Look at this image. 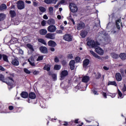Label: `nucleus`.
<instances>
[{
    "instance_id": "nucleus-1",
    "label": "nucleus",
    "mask_w": 126,
    "mask_h": 126,
    "mask_svg": "<svg viewBox=\"0 0 126 126\" xmlns=\"http://www.w3.org/2000/svg\"><path fill=\"white\" fill-rule=\"evenodd\" d=\"M97 38L98 40H104L106 42V44L110 43L111 39L110 36L106 33L105 31L100 32L97 34Z\"/></svg>"
},
{
    "instance_id": "nucleus-2",
    "label": "nucleus",
    "mask_w": 126,
    "mask_h": 126,
    "mask_svg": "<svg viewBox=\"0 0 126 126\" xmlns=\"http://www.w3.org/2000/svg\"><path fill=\"white\" fill-rule=\"evenodd\" d=\"M87 45L89 47H91V48H95L97 46H100V43L98 42V41H94V40L90 39Z\"/></svg>"
},
{
    "instance_id": "nucleus-3",
    "label": "nucleus",
    "mask_w": 126,
    "mask_h": 126,
    "mask_svg": "<svg viewBox=\"0 0 126 126\" xmlns=\"http://www.w3.org/2000/svg\"><path fill=\"white\" fill-rule=\"evenodd\" d=\"M69 7L71 12H77V11L78 10L77 6H76V4H75L74 3H70L69 4Z\"/></svg>"
},
{
    "instance_id": "nucleus-4",
    "label": "nucleus",
    "mask_w": 126,
    "mask_h": 126,
    "mask_svg": "<svg viewBox=\"0 0 126 126\" xmlns=\"http://www.w3.org/2000/svg\"><path fill=\"white\" fill-rule=\"evenodd\" d=\"M6 81H8L10 83V85H8L9 89H11L13 88V83H14V81H13V78L11 77H8L6 78Z\"/></svg>"
},
{
    "instance_id": "nucleus-5",
    "label": "nucleus",
    "mask_w": 126,
    "mask_h": 126,
    "mask_svg": "<svg viewBox=\"0 0 126 126\" xmlns=\"http://www.w3.org/2000/svg\"><path fill=\"white\" fill-rule=\"evenodd\" d=\"M17 6L18 9H24L25 8V3L22 0H19L17 2Z\"/></svg>"
},
{
    "instance_id": "nucleus-6",
    "label": "nucleus",
    "mask_w": 126,
    "mask_h": 126,
    "mask_svg": "<svg viewBox=\"0 0 126 126\" xmlns=\"http://www.w3.org/2000/svg\"><path fill=\"white\" fill-rule=\"evenodd\" d=\"M95 53H96L100 56H103V55H104V50H103V49L101 48V47L99 46H96L95 48Z\"/></svg>"
},
{
    "instance_id": "nucleus-7",
    "label": "nucleus",
    "mask_w": 126,
    "mask_h": 126,
    "mask_svg": "<svg viewBox=\"0 0 126 126\" xmlns=\"http://www.w3.org/2000/svg\"><path fill=\"white\" fill-rule=\"evenodd\" d=\"M47 30L48 32L54 33V32L57 31V27H56V26L50 25L47 28Z\"/></svg>"
},
{
    "instance_id": "nucleus-8",
    "label": "nucleus",
    "mask_w": 126,
    "mask_h": 126,
    "mask_svg": "<svg viewBox=\"0 0 126 126\" xmlns=\"http://www.w3.org/2000/svg\"><path fill=\"white\" fill-rule=\"evenodd\" d=\"M45 37L47 39H50L51 40H54L56 38V33H48L45 35Z\"/></svg>"
},
{
    "instance_id": "nucleus-9",
    "label": "nucleus",
    "mask_w": 126,
    "mask_h": 126,
    "mask_svg": "<svg viewBox=\"0 0 126 126\" xmlns=\"http://www.w3.org/2000/svg\"><path fill=\"white\" fill-rule=\"evenodd\" d=\"M63 39L65 41L70 42V41H72V36L70 34H66L64 35Z\"/></svg>"
},
{
    "instance_id": "nucleus-10",
    "label": "nucleus",
    "mask_w": 126,
    "mask_h": 126,
    "mask_svg": "<svg viewBox=\"0 0 126 126\" xmlns=\"http://www.w3.org/2000/svg\"><path fill=\"white\" fill-rule=\"evenodd\" d=\"M0 81L4 83H6L7 85H10V83L8 81H6V78H4V76L1 74H0Z\"/></svg>"
},
{
    "instance_id": "nucleus-11",
    "label": "nucleus",
    "mask_w": 126,
    "mask_h": 126,
    "mask_svg": "<svg viewBox=\"0 0 126 126\" xmlns=\"http://www.w3.org/2000/svg\"><path fill=\"white\" fill-rule=\"evenodd\" d=\"M68 74V72L66 70H64L61 72V80H63L65 76H66Z\"/></svg>"
},
{
    "instance_id": "nucleus-12",
    "label": "nucleus",
    "mask_w": 126,
    "mask_h": 126,
    "mask_svg": "<svg viewBox=\"0 0 126 126\" xmlns=\"http://www.w3.org/2000/svg\"><path fill=\"white\" fill-rule=\"evenodd\" d=\"M90 80V77L88 76H84L82 79V82L84 83H87Z\"/></svg>"
},
{
    "instance_id": "nucleus-13",
    "label": "nucleus",
    "mask_w": 126,
    "mask_h": 126,
    "mask_svg": "<svg viewBox=\"0 0 126 126\" xmlns=\"http://www.w3.org/2000/svg\"><path fill=\"white\" fill-rule=\"evenodd\" d=\"M90 53L96 59H98V60H101V58L100 56H99L96 53H95L94 51L91 50L90 51Z\"/></svg>"
},
{
    "instance_id": "nucleus-14",
    "label": "nucleus",
    "mask_w": 126,
    "mask_h": 126,
    "mask_svg": "<svg viewBox=\"0 0 126 126\" xmlns=\"http://www.w3.org/2000/svg\"><path fill=\"white\" fill-rule=\"evenodd\" d=\"M39 50L41 53L43 54H47V53H48V49H47L46 47L41 46L39 48Z\"/></svg>"
},
{
    "instance_id": "nucleus-15",
    "label": "nucleus",
    "mask_w": 126,
    "mask_h": 126,
    "mask_svg": "<svg viewBox=\"0 0 126 126\" xmlns=\"http://www.w3.org/2000/svg\"><path fill=\"white\" fill-rule=\"evenodd\" d=\"M85 26V24H84L83 22H80V23L77 24V29L78 30H81V29L84 28Z\"/></svg>"
},
{
    "instance_id": "nucleus-16",
    "label": "nucleus",
    "mask_w": 126,
    "mask_h": 126,
    "mask_svg": "<svg viewBox=\"0 0 126 126\" xmlns=\"http://www.w3.org/2000/svg\"><path fill=\"white\" fill-rule=\"evenodd\" d=\"M116 79L117 81H122V75L120 73H117L115 75Z\"/></svg>"
},
{
    "instance_id": "nucleus-17",
    "label": "nucleus",
    "mask_w": 126,
    "mask_h": 126,
    "mask_svg": "<svg viewBox=\"0 0 126 126\" xmlns=\"http://www.w3.org/2000/svg\"><path fill=\"white\" fill-rule=\"evenodd\" d=\"M75 63V62L74 61V60H71L70 62L69 65H70V69H71V70H73V69H74Z\"/></svg>"
},
{
    "instance_id": "nucleus-18",
    "label": "nucleus",
    "mask_w": 126,
    "mask_h": 126,
    "mask_svg": "<svg viewBox=\"0 0 126 126\" xmlns=\"http://www.w3.org/2000/svg\"><path fill=\"white\" fill-rule=\"evenodd\" d=\"M12 64L13 65L18 66L19 65V61L17 60V59H14L11 62Z\"/></svg>"
},
{
    "instance_id": "nucleus-19",
    "label": "nucleus",
    "mask_w": 126,
    "mask_h": 126,
    "mask_svg": "<svg viewBox=\"0 0 126 126\" xmlns=\"http://www.w3.org/2000/svg\"><path fill=\"white\" fill-rule=\"evenodd\" d=\"M48 44L50 47H56L57 46V43L53 40L49 41Z\"/></svg>"
},
{
    "instance_id": "nucleus-20",
    "label": "nucleus",
    "mask_w": 126,
    "mask_h": 126,
    "mask_svg": "<svg viewBox=\"0 0 126 126\" xmlns=\"http://www.w3.org/2000/svg\"><path fill=\"white\" fill-rule=\"evenodd\" d=\"M89 63H90V61L88 59H86L84 61H83V66L84 67H86L87 65L89 64Z\"/></svg>"
},
{
    "instance_id": "nucleus-21",
    "label": "nucleus",
    "mask_w": 126,
    "mask_h": 126,
    "mask_svg": "<svg viewBox=\"0 0 126 126\" xmlns=\"http://www.w3.org/2000/svg\"><path fill=\"white\" fill-rule=\"evenodd\" d=\"M21 96L22 98H24L25 99L28 97V93L26 92H22L21 94Z\"/></svg>"
},
{
    "instance_id": "nucleus-22",
    "label": "nucleus",
    "mask_w": 126,
    "mask_h": 126,
    "mask_svg": "<svg viewBox=\"0 0 126 126\" xmlns=\"http://www.w3.org/2000/svg\"><path fill=\"white\" fill-rule=\"evenodd\" d=\"M28 62L30 63L31 65L34 66L35 65V63H34V59L33 57H31L29 59H28Z\"/></svg>"
},
{
    "instance_id": "nucleus-23",
    "label": "nucleus",
    "mask_w": 126,
    "mask_h": 126,
    "mask_svg": "<svg viewBox=\"0 0 126 126\" xmlns=\"http://www.w3.org/2000/svg\"><path fill=\"white\" fill-rule=\"evenodd\" d=\"M43 69L44 70H47V71H50L51 69V65L50 64H46L43 67Z\"/></svg>"
},
{
    "instance_id": "nucleus-24",
    "label": "nucleus",
    "mask_w": 126,
    "mask_h": 126,
    "mask_svg": "<svg viewBox=\"0 0 126 126\" xmlns=\"http://www.w3.org/2000/svg\"><path fill=\"white\" fill-rule=\"evenodd\" d=\"M88 32L86 31H83L81 32L80 33V35L81 36L82 38H85L86 37V35H87Z\"/></svg>"
},
{
    "instance_id": "nucleus-25",
    "label": "nucleus",
    "mask_w": 126,
    "mask_h": 126,
    "mask_svg": "<svg viewBox=\"0 0 126 126\" xmlns=\"http://www.w3.org/2000/svg\"><path fill=\"white\" fill-rule=\"evenodd\" d=\"M29 97L30 99H35L36 98V94L34 93H31L29 95Z\"/></svg>"
},
{
    "instance_id": "nucleus-26",
    "label": "nucleus",
    "mask_w": 126,
    "mask_h": 126,
    "mask_svg": "<svg viewBox=\"0 0 126 126\" xmlns=\"http://www.w3.org/2000/svg\"><path fill=\"white\" fill-rule=\"evenodd\" d=\"M55 23V20L53 19H50L48 21V24L49 25H54Z\"/></svg>"
},
{
    "instance_id": "nucleus-27",
    "label": "nucleus",
    "mask_w": 126,
    "mask_h": 126,
    "mask_svg": "<svg viewBox=\"0 0 126 126\" xmlns=\"http://www.w3.org/2000/svg\"><path fill=\"white\" fill-rule=\"evenodd\" d=\"M47 32H48L46 31V30H45V29L41 30L39 31V33H40V35H46V34H47Z\"/></svg>"
},
{
    "instance_id": "nucleus-28",
    "label": "nucleus",
    "mask_w": 126,
    "mask_h": 126,
    "mask_svg": "<svg viewBox=\"0 0 126 126\" xmlns=\"http://www.w3.org/2000/svg\"><path fill=\"white\" fill-rule=\"evenodd\" d=\"M124 98V95H123V94L120 91V90H118V98L119 99H123Z\"/></svg>"
},
{
    "instance_id": "nucleus-29",
    "label": "nucleus",
    "mask_w": 126,
    "mask_h": 126,
    "mask_svg": "<svg viewBox=\"0 0 126 126\" xmlns=\"http://www.w3.org/2000/svg\"><path fill=\"white\" fill-rule=\"evenodd\" d=\"M27 47H28L32 52H34V48H33V46H32V45L31 44H27Z\"/></svg>"
},
{
    "instance_id": "nucleus-30",
    "label": "nucleus",
    "mask_w": 126,
    "mask_h": 126,
    "mask_svg": "<svg viewBox=\"0 0 126 126\" xmlns=\"http://www.w3.org/2000/svg\"><path fill=\"white\" fill-rule=\"evenodd\" d=\"M10 14L11 17H14L16 15V13L14 10H10Z\"/></svg>"
},
{
    "instance_id": "nucleus-31",
    "label": "nucleus",
    "mask_w": 126,
    "mask_h": 126,
    "mask_svg": "<svg viewBox=\"0 0 126 126\" xmlns=\"http://www.w3.org/2000/svg\"><path fill=\"white\" fill-rule=\"evenodd\" d=\"M38 42L39 43H41V44H43V45H47V43L45 41V40L42 39V38H39L38 39Z\"/></svg>"
},
{
    "instance_id": "nucleus-32",
    "label": "nucleus",
    "mask_w": 126,
    "mask_h": 126,
    "mask_svg": "<svg viewBox=\"0 0 126 126\" xmlns=\"http://www.w3.org/2000/svg\"><path fill=\"white\" fill-rule=\"evenodd\" d=\"M120 57L122 60H126V55L125 53H121L120 55Z\"/></svg>"
},
{
    "instance_id": "nucleus-33",
    "label": "nucleus",
    "mask_w": 126,
    "mask_h": 126,
    "mask_svg": "<svg viewBox=\"0 0 126 126\" xmlns=\"http://www.w3.org/2000/svg\"><path fill=\"white\" fill-rule=\"evenodd\" d=\"M111 56L113 59H118L119 58V55L116 53H111Z\"/></svg>"
},
{
    "instance_id": "nucleus-34",
    "label": "nucleus",
    "mask_w": 126,
    "mask_h": 126,
    "mask_svg": "<svg viewBox=\"0 0 126 126\" xmlns=\"http://www.w3.org/2000/svg\"><path fill=\"white\" fill-rule=\"evenodd\" d=\"M4 9H6V5L2 4L0 6V10H4Z\"/></svg>"
},
{
    "instance_id": "nucleus-35",
    "label": "nucleus",
    "mask_w": 126,
    "mask_h": 126,
    "mask_svg": "<svg viewBox=\"0 0 126 126\" xmlns=\"http://www.w3.org/2000/svg\"><path fill=\"white\" fill-rule=\"evenodd\" d=\"M121 24V20H118L116 21V26L117 29H120V24Z\"/></svg>"
},
{
    "instance_id": "nucleus-36",
    "label": "nucleus",
    "mask_w": 126,
    "mask_h": 126,
    "mask_svg": "<svg viewBox=\"0 0 126 126\" xmlns=\"http://www.w3.org/2000/svg\"><path fill=\"white\" fill-rule=\"evenodd\" d=\"M61 67L62 66H61V65L56 64L54 66V69H55V70H60Z\"/></svg>"
},
{
    "instance_id": "nucleus-37",
    "label": "nucleus",
    "mask_w": 126,
    "mask_h": 126,
    "mask_svg": "<svg viewBox=\"0 0 126 126\" xmlns=\"http://www.w3.org/2000/svg\"><path fill=\"white\" fill-rule=\"evenodd\" d=\"M5 18V15L3 13L0 14V21L3 20Z\"/></svg>"
},
{
    "instance_id": "nucleus-38",
    "label": "nucleus",
    "mask_w": 126,
    "mask_h": 126,
    "mask_svg": "<svg viewBox=\"0 0 126 126\" xmlns=\"http://www.w3.org/2000/svg\"><path fill=\"white\" fill-rule=\"evenodd\" d=\"M15 43H17V39L16 38H12L10 41V44H15Z\"/></svg>"
},
{
    "instance_id": "nucleus-39",
    "label": "nucleus",
    "mask_w": 126,
    "mask_h": 126,
    "mask_svg": "<svg viewBox=\"0 0 126 126\" xmlns=\"http://www.w3.org/2000/svg\"><path fill=\"white\" fill-rule=\"evenodd\" d=\"M2 58H3V61H4V62H6L7 63H8V59L7 56L3 54V55H2Z\"/></svg>"
},
{
    "instance_id": "nucleus-40",
    "label": "nucleus",
    "mask_w": 126,
    "mask_h": 126,
    "mask_svg": "<svg viewBox=\"0 0 126 126\" xmlns=\"http://www.w3.org/2000/svg\"><path fill=\"white\" fill-rule=\"evenodd\" d=\"M68 19L73 23L74 25H75V22H74V20H73V19H72L71 17V15L70 14L69 15Z\"/></svg>"
},
{
    "instance_id": "nucleus-41",
    "label": "nucleus",
    "mask_w": 126,
    "mask_h": 126,
    "mask_svg": "<svg viewBox=\"0 0 126 126\" xmlns=\"http://www.w3.org/2000/svg\"><path fill=\"white\" fill-rule=\"evenodd\" d=\"M39 9L41 12L44 13L45 11H46V8L43 7V6H40L39 7Z\"/></svg>"
},
{
    "instance_id": "nucleus-42",
    "label": "nucleus",
    "mask_w": 126,
    "mask_h": 126,
    "mask_svg": "<svg viewBox=\"0 0 126 126\" xmlns=\"http://www.w3.org/2000/svg\"><path fill=\"white\" fill-rule=\"evenodd\" d=\"M23 40L25 43H28L29 42V39H28V37L25 36L23 38Z\"/></svg>"
},
{
    "instance_id": "nucleus-43",
    "label": "nucleus",
    "mask_w": 126,
    "mask_h": 126,
    "mask_svg": "<svg viewBox=\"0 0 126 126\" xmlns=\"http://www.w3.org/2000/svg\"><path fill=\"white\" fill-rule=\"evenodd\" d=\"M108 85H114V86H117V83L115 81L109 82Z\"/></svg>"
},
{
    "instance_id": "nucleus-44",
    "label": "nucleus",
    "mask_w": 126,
    "mask_h": 126,
    "mask_svg": "<svg viewBox=\"0 0 126 126\" xmlns=\"http://www.w3.org/2000/svg\"><path fill=\"white\" fill-rule=\"evenodd\" d=\"M24 71L25 72V73L28 74H30L31 73V71H30V70H28L27 68H24Z\"/></svg>"
},
{
    "instance_id": "nucleus-45",
    "label": "nucleus",
    "mask_w": 126,
    "mask_h": 126,
    "mask_svg": "<svg viewBox=\"0 0 126 126\" xmlns=\"http://www.w3.org/2000/svg\"><path fill=\"white\" fill-rule=\"evenodd\" d=\"M122 91H123L124 95H126V87L125 85H124V86L122 88Z\"/></svg>"
},
{
    "instance_id": "nucleus-46",
    "label": "nucleus",
    "mask_w": 126,
    "mask_h": 126,
    "mask_svg": "<svg viewBox=\"0 0 126 126\" xmlns=\"http://www.w3.org/2000/svg\"><path fill=\"white\" fill-rule=\"evenodd\" d=\"M95 77L96 79H99L101 77V74L100 73H97L95 75Z\"/></svg>"
},
{
    "instance_id": "nucleus-47",
    "label": "nucleus",
    "mask_w": 126,
    "mask_h": 126,
    "mask_svg": "<svg viewBox=\"0 0 126 126\" xmlns=\"http://www.w3.org/2000/svg\"><path fill=\"white\" fill-rule=\"evenodd\" d=\"M44 59L43 56H39L38 58L37 59L36 61L37 62H39L40 61H43V59Z\"/></svg>"
},
{
    "instance_id": "nucleus-48",
    "label": "nucleus",
    "mask_w": 126,
    "mask_h": 126,
    "mask_svg": "<svg viewBox=\"0 0 126 126\" xmlns=\"http://www.w3.org/2000/svg\"><path fill=\"white\" fill-rule=\"evenodd\" d=\"M44 1L46 4H51L52 3V0H44Z\"/></svg>"
},
{
    "instance_id": "nucleus-49",
    "label": "nucleus",
    "mask_w": 126,
    "mask_h": 126,
    "mask_svg": "<svg viewBox=\"0 0 126 126\" xmlns=\"http://www.w3.org/2000/svg\"><path fill=\"white\" fill-rule=\"evenodd\" d=\"M108 96H110L112 98H115L116 97V94L109 93Z\"/></svg>"
},
{
    "instance_id": "nucleus-50",
    "label": "nucleus",
    "mask_w": 126,
    "mask_h": 126,
    "mask_svg": "<svg viewBox=\"0 0 126 126\" xmlns=\"http://www.w3.org/2000/svg\"><path fill=\"white\" fill-rule=\"evenodd\" d=\"M111 26H113V23L112 22H109L107 26L106 27V28H110V27H111Z\"/></svg>"
},
{
    "instance_id": "nucleus-51",
    "label": "nucleus",
    "mask_w": 126,
    "mask_h": 126,
    "mask_svg": "<svg viewBox=\"0 0 126 126\" xmlns=\"http://www.w3.org/2000/svg\"><path fill=\"white\" fill-rule=\"evenodd\" d=\"M53 10H54V8H53V7H50L49 8V11L50 13H53Z\"/></svg>"
},
{
    "instance_id": "nucleus-52",
    "label": "nucleus",
    "mask_w": 126,
    "mask_h": 126,
    "mask_svg": "<svg viewBox=\"0 0 126 126\" xmlns=\"http://www.w3.org/2000/svg\"><path fill=\"white\" fill-rule=\"evenodd\" d=\"M52 78L54 79V80H57V74H52Z\"/></svg>"
},
{
    "instance_id": "nucleus-53",
    "label": "nucleus",
    "mask_w": 126,
    "mask_h": 126,
    "mask_svg": "<svg viewBox=\"0 0 126 126\" xmlns=\"http://www.w3.org/2000/svg\"><path fill=\"white\" fill-rule=\"evenodd\" d=\"M46 21L45 20H43L42 22H41V25L42 26H46Z\"/></svg>"
},
{
    "instance_id": "nucleus-54",
    "label": "nucleus",
    "mask_w": 126,
    "mask_h": 126,
    "mask_svg": "<svg viewBox=\"0 0 126 126\" xmlns=\"http://www.w3.org/2000/svg\"><path fill=\"white\" fill-rule=\"evenodd\" d=\"M60 4H65V0H62L59 2Z\"/></svg>"
},
{
    "instance_id": "nucleus-55",
    "label": "nucleus",
    "mask_w": 126,
    "mask_h": 126,
    "mask_svg": "<svg viewBox=\"0 0 126 126\" xmlns=\"http://www.w3.org/2000/svg\"><path fill=\"white\" fill-rule=\"evenodd\" d=\"M18 50L19 54H20L21 55H23L24 52H23V51L22 50L20 49L19 48H18Z\"/></svg>"
},
{
    "instance_id": "nucleus-56",
    "label": "nucleus",
    "mask_w": 126,
    "mask_h": 126,
    "mask_svg": "<svg viewBox=\"0 0 126 126\" xmlns=\"http://www.w3.org/2000/svg\"><path fill=\"white\" fill-rule=\"evenodd\" d=\"M102 96L105 99H107V94L104 92H102Z\"/></svg>"
},
{
    "instance_id": "nucleus-57",
    "label": "nucleus",
    "mask_w": 126,
    "mask_h": 126,
    "mask_svg": "<svg viewBox=\"0 0 126 126\" xmlns=\"http://www.w3.org/2000/svg\"><path fill=\"white\" fill-rule=\"evenodd\" d=\"M76 63H80V58L79 57H76L75 59Z\"/></svg>"
},
{
    "instance_id": "nucleus-58",
    "label": "nucleus",
    "mask_w": 126,
    "mask_h": 126,
    "mask_svg": "<svg viewBox=\"0 0 126 126\" xmlns=\"http://www.w3.org/2000/svg\"><path fill=\"white\" fill-rule=\"evenodd\" d=\"M92 92L94 94V95H98L99 94H98V92H97V91H95V90H93Z\"/></svg>"
},
{
    "instance_id": "nucleus-59",
    "label": "nucleus",
    "mask_w": 126,
    "mask_h": 126,
    "mask_svg": "<svg viewBox=\"0 0 126 126\" xmlns=\"http://www.w3.org/2000/svg\"><path fill=\"white\" fill-rule=\"evenodd\" d=\"M68 59H69L70 60H71L72 59H73V56L72 54H69L68 55Z\"/></svg>"
},
{
    "instance_id": "nucleus-60",
    "label": "nucleus",
    "mask_w": 126,
    "mask_h": 126,
    "mask_svg": "<svg viewBox=\"0 0 126 126\" xmlns=\"http://www.w3.org/2000/svg\"><path fill=\"white\" fill-rule=\"evenodd\" d=\"M39 73L38 71L35 70L33 72V74L34 75H37Z\"/></svg>"
},
{
    "instance_id": "nucleus-61",
    "label": "nucleus",
    "mask_w": 126,
    "mask_h": 126,
    "mask_svg": "<svg viewBox=\"0 0 126 126\" xmlns=\"http://www.w3.org/2000/svg\"><path fill=\"white\" fill-rule=\"evenodd\" d=\"M58 0H51V3L53 4H56L57 3Z\"/></svg>"
},
{
    "instance_id": "nucleus-62",
    "label": "nucleus",
    "mask_w": 126,
    "mask_h": 126,
    "mask_svg": "<svg viewBox=\"0 0 126 126\" xmlns=\"http://www.w3.org/2000/svg\"><path fill=\"white\" fill-rule=\"evenodd\" d=\"M8 109L10 111H12V110H13V109H14V107H13V106H9L8 107Z\"/></svg>"
},
{
    "instance_id": "nucleus-63",
    "label": "nucleus",
    "mask_w": 126,
    "mask_h": 126,
    "mask_svg": "<svg viewBox=\"0 0 126 126\" xmlns=\"http://www.w3.org/2000/svg\"><path fill=\"white\" fill-rule=\"evenodd\" d=\"M19 23H20V22L18 20H16L14 22L15 25H18V24H19Z\"/></svg>"
},
{
    "instance_id": "nucleus-64",
    "label": "nucleus",
    "mask_w": 126,
    "mask_h": 126,
    "mask_svg": "<svg viewBox=\"0 0 126 126\" xmlns=\"http://www.w3.org/2000/svg\"><path fill=\"white\" fill-rule=\"evenodd\" d=\"M38 4V2H36L35 1H33V6H37Z\"/></svg>"
}]
</instances>
